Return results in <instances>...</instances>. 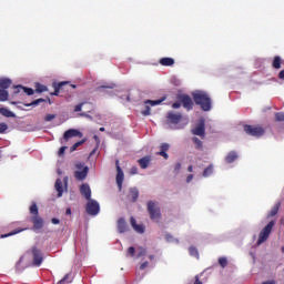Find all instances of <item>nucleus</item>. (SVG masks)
<instances>
[{"label":"nucleus","instance_id":"f257e3e1","mask_svg":"<svg viewBox=\"0 0 284 284\" xmlns=\"http://www.w3.org/2000/svg\"><path fill=\"white\" fill-rule=\"evenodd\" d=\"M192 97L195 105H200L203 112H210L212 110V98L206 92L197 91L192 93Z\"/></svg>","mask_w":284,"mask_h":284},{"label":"nucleus","instance_id":"f03ea898","mask_svg":"<svg viewBox=\"0 0 284 284\" xmlns=\"http://www.w3.org/2000/svg\"><path fill=\"white\" fill-rule=\"evenodd\" d=\"M29 212L31 214L29 221L33 225V232H39V230H43V225H45V222L43 221V217L39 215V206L37 205V202H32L31 206L29 207Z\"/></svg>","mask_w":284,"mask_h":284},{"label":"nucleus","instance_id":"7ed1b4c3","mask_svg":"<svg viewBox=\"0 0 284 284\" xmlns=\"http://www.w3.org/2000/svg\"><path fill=\"white\" fill-rule=\"evenodd\" d=\"M146 210L149 212L151 221H153L154 223H159V221H161V207H159V203L154 201H149Z\"/></svg>","mask_w":284,"mask_h":284},{"label":"nucleus","instance_id":"20e7f679","mask_svg":"<svg viewBox=\"0 0 284 284\" xmlns=\"http://www.w3.org/2000/svg\"><path fill=\"white\" fill-rule=\"evenodd\" d=\"M274 225H276V222L271 221L264 226V229L258 234L257 245H263V243L270 239V234H272Z\"/></svg>","mask_w":284,"mask_h":284},{"label":"nucleus","instance_id":"39448f33","mask_svg":"<svg viewBox=\"0 0 284 284\" xmlns=\"http://www.w3.org/2000/svg\"><path fill=\"white\" fill-rule=\"evenodd\" d=\"M244 132L248 134V136H255L256 139H261L263 134H265V129L261 125H244Z\"/></svg>","mask_w":284,"mask_h":284},{"label":"nucleus","instance_id":"423d86ee","mask_svg":"<svg viewBox=\"0 0 284 284\" xmlns=\"http://www.w3.org/2000/svg\"><path fill=\"white\" fill-rule=\"evenodd\" d=\"M75 168L78 171L74 172V178L77 181H85L88 179V172H90V168L85 166L83 162H77Z\"/></svg>","mask_w":284,"mask_h":284},{"label":"nucleus","instance_id":"0eeeda50","mask_svg":"<svg viewBox=\"0 0 284 284\" xmlns=\"http://www.w3.org/2000/svg\"><path fill=\"white\" fill-rule=\"evenodd\" d=\"M52 88H53V92L51 93L53 97H59V92L63 91V90H74L77 89V85L74 84H70V82H53L52 83Z\"/></svg>","mask_w":284,"mask_h":284},{"label":"nucleus","instance_id":"6e6552de","mask_svg":"<svg viewBox=\"0 0 284 284\" xmlns=\"http://www.w3.org/2000/svg\"><path fill=\"white\" fill-rule=\"evenodd\" d=\"M31 254H32V265L34 267H41V264L43 263V253L41 250L37 246H32L31 248Z\"/></svg>","mask_w":284,"mask_h":284},{"label":"nucleus","instance_id":"1a4fd4ad","mask_svg":"<svg viewBox=\"0 0 284 284\" xmlns=\"http://www.w3.org/2000/svg\"><path fill=\"white\" fill-rule=\"evenodd\" d=\"M99 212H101V206L99 205V202H97V200H88L87 214H90V216H97Z\"/></svg>","mask_w":284,"mask_h":284},{"label":"nucleus","instance_id":"9d476101","mask_svg":"<svg viewBox=\"0 0 284 284\" xmlns=\"http://www.w3.org/2000/svg\"><path fill=\"white\" fill-rule=\"evenodd\" d=\"M178 101L182 103L183 108L187 111L193 110L194 108V102L192 101V98L187 94H179L178 95Z\"/></svg>","mask_w":284,"mask_h":284},{"label":"nucleus","instance_id":"9b49d317","mask_svg":"<svg viewBox=\"0 0 284 284\" xmlns=\"http://www.w3.org/2000/svg\"><path fill=\"white\" fill-rule=\"evenodd\" d=\"M192 134L195 136H201V139H205V120L202 119L199 121L196 126L192 129Z\"/></svg>","mask_w":284,"mask_h":284},{"label":"nucleus","instance_id":"f8f14e48","mask_svg":"<svg viewBox=\"0 0 284 284\" xmlns=\"http://www.w3.org/2000/svg\"><path fill=\"white\" fill-rule=\"evenodd\" d=\"M80 194L84 196L87 201L92 200V190L90 189L89 184H82L80 186Z\"/></svg>","mask_w":284,"mask_h":284},{"label":"nucleus","instance_id":"ddd939ff","mask_svg":"<svg viewBox=\"0 0 284 284\" xmlns=\"http://www.w3.org/2000/svg\"><path fill=\"white\" fill-rule=\"evenodd\" d=\"M166 119L170 123H172L173 125H176L181 123V119H183V115L181 113L170 112L168 113Z\"/></svg>","mask_w":284,"mask_h":284},{"label":"nucleus","instance_id":"4468645a","mask_svg":"<svg viewBox=\"0 0 284 284\" xmlns=\"http://www.w3.org/2000/svg\"><path fill=\"white\" fill-rule=\"evenodd\" d=\"M20 92H24L28 97H32V94H34V90L31 88H26L23 85L13 87V94H19Z\"/></svg>","mask_w":284,"mask_h":284},{"label":"nucleus","instance_id":"2eb2a0df","mask_svg":"<svg viewBox=\"0 0 284 284\" xmlns=\"http://www.w3.org/2000/svg\"><path fill=\"white\" fill-rule=\"evenodd\" d=\"M74 136H82V133L77 129H69L64 132L63 140L69 141V139H74Z\"/></svg>","mask_w":284,"mask_h":284},{"label":"nucleus","instance_id":"dca6fc26","mask_svg":"<svg viewBox=\"0 0 284 284\" xmlns=\"http://www.w3.org/2000/svg\"><path fill=\"white\" fill-rule=\"evenodd\" d=\"M115 165H116V172H118L116 173V183H118V186L121 189L123 185L124 174H123V170L119 165V160L115 161Z\"/></svg>","mask_w":284,"mask_h":284},{"label":"nucleus","instance_id":"f3484780","mask_svg":"<svg viewBox=\"0 0 284 284\" xmlns=\"http://www.w3.org/2000/svg\"><path fill=\"white\" fill-rule=\"evenodd\" d=\"M130 223L131 227H133L138 234H143L145 232V226L143 224H136V220L134 217L130 219Z\"/></svg>","mask_w":284,"mask_h":284},{"label":"nucleus","instance_id":"a211bd4d","mask_svg":"<svg viewBox=\"0 0 284 284\" xmlns=\"http://www.w3.org/2000/svg\"><path fill=\"white\" fill-rule=\"evenodd\" d=\"M129 192H130L128 195L129 201H131V203H136V201L139 200V189L131 187Z\"/></svg>","mask_w":284,"mask_h":284},{"label":"nucleus","instance_id":"6ab92c4d","mask_svg":"<svg viewBox=\"0 0 284 284\" xmlns=\"http://www.w3.org/2000/svg\"><path fill=\"white\" fill-rule=\"evenodd\" d=\"M160 65H163L164 68H172L174 65L175 61L174 58H161L159 60Z\"/></svg>","mask_w":284,"mask_h":284},{"label":"nucleus","instance_id":"aec40b11","mask_svg":"<svg viewBox=\"0 0 284 284\" xmlns=\"http://www.w3.org/2000/svg\"><path fill=\"white\" fill-rule=\"evenodd\" d=\"M118 232H120V234L128 232V223H125V219L123 217L118 220Z\"/></svg>","mask_w":284,"mask_h":284},{"label":"nucleus","instance_id":"412c9836","mask_svg":"<svg viewBox=\"0 0 284 284\" xmlns=\"http://www.w3.org/2000/svg\"><path fill=\"white\" fill-rule=\"evenodd\" d=\"M236 159H239V153L236 151H231L225 156V162L229 164L234 163V161H236Z\"/></svg>","mask_w":284,"mask_h":284},{"label":"nucleus","instance_id":"4be33fe9","mask_svg":"<svg viewBox=\"0 0 284 284\" xmlns=\"http://www.w3.org/2000/svg\"><path fill=\"white\" fill-rule=\"evenodd\" d=\"M151 161H152V159L150 156H144V158L140 159L138 161V163L142 170H146V168L150 165Z\"/></svg>","mask_w":284,"mask_h":284},{"label":"nucleus","instance_id":"5701e85b","mask_svg":"<svg viewBox=\"0 0 284 284\" xmlns=\"http://www.w3.org/2000/svg\"><path fill=\"white\" fill-rule=\"evenodd\" d=\"M278 210H281V202H276L270 213L267 214V219H273V216H276L278 214Z\"/></svg>","mask_w":284,"mask_h":284},{"label":"nucleus","instance_id":"b1692460","mask_svg":"<svg viewBox=\"0 0 284 284\" xmlns=\"http://www.w3.org/2000/svg\"><path fill=\"white\" fill-rule=\"evenodd\" d=\"M54 187L58 192V197L61 199V196H63V182L61 181V179H58L55 181Z\"/></svg>","mask_w":284,"mask_h":284},{"label":"nucleus","instance_id":"393cba45","mask_svg":"<svg viewBox=\"0 0 284 284\" xmlns=\"http://www.w3.org/2000/svg\"><path fill=\"white\" fill-rule=\"evenodd\" d=\"M282 63H283V59H281L280 55H275L273 58L272 68H274V70H281Z\"/></svg>","mask_w":284,"mask_h":284},{"label":"nucleus","instance_id":"a878e982","mask_svg":"<svg viewBox=\"0 0 284 284\" xmlns=\"http://www.w3.org/2000/svg\"><path fill=\"white\" fill-rule=\"evenodd\" d=\"M12 85V80L10 79H0V89L8 90Z\"/></svg>","mask_w":284,"mask_h":284},{"label":"nucleus","instance_id":"bb28decb","mask_svg":"<svg viewBox=\"0 0 284 284\" xmlns=\"http://www.w3.org/2000/svg\"><path fill=\"white\" fill-rule=\"evenodd\" d=\"M28 229H17L8 234H2L0 239H8V236H14V234H20V232H26Z\"/></svg>","mask_w":284,"mask_h":284},{"label":"nucleus","instance_id":"cd10ccee","mask_svg":"<svg viewBox=\"0 0 284 284\" xmlns=\"http://www.w3.org/2000/svg\"><path fill=\"white\" fill-rule=\"evenodd\" d=\"M28 229H17L8 234H2L0 239H8V236H14V234H20V232H26Z\"/></svg>","mask_w":284,"mask_h":284},{"label":"nucleus","instance_id":"c85d7f7f","mask_svg":"<svg viewBox=\"0 0 284 284\" xmlns=\"http://www.w3.org/2000/svg\"><path fill=\"white\" fill-rule=\"evenodd\" d=\"M0 114H2V116H7L8 119L14 116V113L7 108H1Z\"/></svg>","mask_w":284,"mask_h":284},{"label":"nucleus","instance_id":"c756f323","mask_svg":"<svg viewBox=\"0 0 284 284\" xmlns=\"http://www.w3.org/2000/svg\"><path fill=\"white\" fill-rule=\"evenodd\" d=\"M213 173H214V165L210 164L206 169H204L203 176L204 178L212 176Z\"/></svg>","mask_w":284,"mask_h":284},{"label":"nucleus","instance_id":"7c9ffc66","mask_svg":"<svg viewBox=\"0 0 284 284\" xmlns=\"http://www.w3.org/2000/svg\"><path fill=\"white\" fill-rule=\"evenodd\" d=\"M36 92L38 94H41L43 92H48V87L41 84V83H36Z\"/></svg>","mask_w":284,"mask_h":284},{"label":"nucleus","instance_id":"2f4dec72","mask_svg":"<svg viewBox=\"0 0 284 284\" xmlns=\"http://www.w3.org/2000/svg\"><path fill=\"white\" fill-rule=\"evenodd\" d=\"M193 143L195 144L196 150H203V141H201L199 138L194 136L192 138Z\"/></svg>","mask_w":284,"mask_h":284},{"label":"nucleus","instance_id":"473e14b6","mask_svg":"<svg viewBox=\"0 0 284 284\" xmlns=\"http://www.w3.org/2000/svg\"><path fill=\"white\" fill-rule=\"evenodd\" d=\"M163 101H165V98L161 99V100H146L145 104L148 105H161V103H163Z\"/></svg>","mask_w":284,"mask_h":284},{"label":"nucleus","instance_id":"72a5a7b5","mask_svg":"<svg viewBox=\"0 0 284 284\" xmlns=\"http://www.w3.org/2000/svg\"><path fill=\"white\" fill-rule=\"evenodd\" d=\"M9 93L6 89H0V101H8Z\"/></svg>","mask_w":284,"mask_h":284},{"label":"nucleus","instance_id":"f704fd0d","mask_svg":"<svg viewBox=\"0 0 284 284\" xmlns=\"http://www.w3.org/2000/svg\"><path fill=\"white\" fill-rule=\"evenodd\" d=\"M275 121H276L277 123L283 122V121H284V113H283V112H276V113H275Z\"/></svg>","mask_w":284,"mask_h":284},{"label":"nucleus","instance_id":"c9c22d12","mask_svg":"<svg viewBox=\"0 0 284 284\" xmlns=\"http://www.w3.org/2000/svg\"><path fill=\"white\" fill-rule=\"evenodd\" d=\"M83 143H85V140H81L75 142L72 146H71V152L77 151L78 148H80V145H83Z\"/></svg>","mask_w":284,"mask_h":284},{"label":"nucleus","instance_id":"e433bc0d","mask_svg":"<svg viewBox=\"0 0 284 284\" xmlns=\"http://www.w3.org/2000/svg\"><path fill=\"white\" fill-rule=\"evenodd\" d=\"M189 252H190V255H191V256H195L196 258H199V250H196V247L191 246V247L189 248Z\"/></svg>","mask_w":284,"mask_h":284},{"label":"nucleus","instance_id":"4c0bfd02","mask_svg":"<svg viewBox=\"0 0 284 284\" xmlns=\"http://www.w3.org/2000/svg\"><path fill=\"white\" fill-rule=\"evenodd\" d=\"M145 254H148V251L143 246H140L139 253H138V258H141V256H145Z\"/></svg>","mask_w":284,"mask_h":284},{"label":"nucleus","instance_id":"58836bf2","mask_svg":"<svg viewBox=\"0 0 284 284\" xmlns=\"http://www.w3.org/2000/svg\"><path fill=\"white\" fill-rule=\"evenodd\" d=\"M219 264L221 267H227V258L226 257H220L219 258Z\"/></svg>","mask_w":284,"mask_h":284},{"label":"nucleus","instance_id":"ea45409f","mask_svg":"<svg viewBox=\"0 0 284 284\" xmlns=\"http://www.w3.org/2000/svg\"><path fill=\"white\" fill-rule=\"evenodd\" d=\"M54 119H57V114H47V115L44 116V121H45L47 123H49V121H54Z\"/></svg>","mask_w":284,"mask_h":284},{"label":"nucleus","instance_id":"a19ab883","mask_svg":"<svg viewBox=\"0 0 284 284\" xmlns=\"http://www.w3.org/2000/svg\"><path fill=\"white\" fill-rule=\"evenodd\" d=\"M168 150H170V144L168 143H162L160 145V152H168Z\"/></svg>","mask_w":284,"mask_h":284},{"label":"nucleus","instance_id":"79ce46f5","mask_svg":"<svg viewBox=\"0 0 284 284\" xmlns=\"http://www.w3.org/2000/svg\"><path fill=\"white\" fill-rule=\"evenodd\" d=\"M134 254H136V248H134V246H131L128 248V256L133 257Z\"/></svg>","mask_w":284,"mask_h":284},{"label":"nucleus","instance_id":"37998d69","mask_svg":"<svg viewBox=\"0 0 284 284\" xmlns=\"http://www.w3.org/2000/svg\"><path fill=\"white\" fill-rule=\"evenodd\" d=\"M43 101H45V100L40 98L38 100H34L32 103L26 104V105H27V108H30V105H39V103H43Z\"/></svg>","mask_w":284,"mask_h":284},{"label":"nucleus","instance_id":"c03bdc74","mask_svg":"<svg viewBox=\"0 0 284 284\" xmlns=\"http://www.w3.org/2000/svg\"><path fill=\"white\" fill-rule=\"evenodd\" d=\"M83 105H85V102H82L74 106V112H81L83 110Z\"/></svg>","mask_w":284,"mask_h":284},{"label":"nucleus","instance_id":"a18cd8bd","mask_svg":"<svg viewBox=\"0 0 284 284\" xmlns=\"http://www.w3.org/2000/svg\"><path fill=\"white\" fill-rule=\"evenodd\" d=\"M8 130V124L6 123H0V134H3Z\"/></svg>","mask_w":284,"mask_h":284},{"label":"nucleus","instance_id":"49530a36","mask_svg":"<svg viewBox=\"0 0 284 284\" xmlns=\"http://www.w3.org/2000/svg\"><path fill=\"white\" fill-rule=\"evenodd\" d=\"M156 154H159L160 156H163V159L165 160L170 159V156L168 155V151H160Z\"/></svg>","mask_w":284,"mask_h":284},{"label":"nucleus","instance_id":"de8ad7c7","mask_svg":"<svg viewBox=\"0 0 284 284\" xmlns=\"http://www.w3.org/2000/svg\"><path fill=\"white\" fill-rule=\"evenodd\" d=\"M142 114H143V116H150L151 112H150V106L149 105L145 106V110L142 111Z\"/></svg>","mask_w":284,"mask_h":284},{"label":"nucleus","instance_id":"09e8293b","mask_svg":"<svg viewBox=\"0 0 284 284\" xmlns=\"http://www.w3.org/2000/svg\"><path fill=\"white\" fill-rule=\"evenodd\" d=\"M65 150H68V146H61L58 152L59 156H63V154H65Z\"/></svg>","mask_w":284,"mask_h":284},{"label":"nucleus","instance_id":"8fccbe9b","mask_svg":"<svg viewBox=\"0 0 284 284\" xmlns=\"http://www.w3.org/2000/svg\"><path fill=\"white\" fill-rule=\"evenodd\" d=\"M181 170V163H176L175 166H174V172L175 174H179V171Z\"/></svg>","mask_w":284,"mask_h":284},{"label":"nucleus","instance_id":"3c124183","mask_svg":"<svg viewBox=\"0 0 284 284\" xmlns=\"http://www.w3.org/2000/svg\"><path fill=\"white\" fill-rule=\"evenodd\" d=\"M130 174H139V169L136 166L131 168Z\"/></svg>","mask_w":284,"mask_h":284},{"label":"nucleus","instance_id":"603ef678","mask_svg":"<svg viewBox=\"0 0 284 284\" xmlns=\"http://www.w3.org/2000/svg\"><path fill=\"white\" fill-rule=\"evenodd\" d=\"M51 223L53 225H59V223H61V221L59 219H57V217H53V219H51Z\"/></svg>","mask_w":284,"mask_h":284},{"label":"nucleus","instance_id":"864d4df0","mask_svg":"<svg viewBox=\"0 0 284 284\" xmlns=\"http://www.w3.org/2000/svg\"><path fill=\"white\" fill-rule=\"evenodd\" d=\"M148 265H150L149 262H143V263L140 265V270H145V267H148Z\"/></svg>","mask_w":284,"mask_h":284},{"label":"nucleus","instance_id":"5fc2aeb1","mask_svg":"<svg viewBox=\"0 0 284 284\" xmlns=\"http://www.w3.org/2000/svg\"><path fill=\"white\" fill-rule=\"evenodd\" d=\"M172 108H173L174 110H179V108H181L180 102H174V103L172 104Z\"/></svg>","mask_w":284,"mask_h":284},{"label":"nucleus","instance_id":"6e6d98bb","mask_svg":"<svg viewBox=\"0 0 284 284\" xmlns=\"http://www.w3.org/2000/svg\"><path fill=\"white\" fill-rule=\"evenodd\" d=\"M101 88L112 90V89L116 88V85L115 84L102 85Z\"/></svg>","mask_w":284,"mask_h":284},{"label":"nucleus","instance_id":"4d7b16f0","mask_svg":"<svg viewBox=\"0 0 284 284\" xmlns=\"http://www.w3.org/2000/svg\"><path fill=\"white\" fill-rule=\"evenodd\" d=\"M70 278V274H65L62 280H60L59 284H62L64 281H68Z\"/></svg>","mask_w":284,"mask_h":284},{"label":"nucleus","instance_id":"13d9d810","mask_svg":"<svg viewBox=\"0 0 284 284\" xmlns=\"http://www.w3.org/2000/svg\"><path fill=\"white\" fill-rule=\"evenodd\" d=\"M79 116H84L85 119H92V116H90V114L85 112L80 113Z\"/></svg>","mask_w":284,"mask_h":284},{"label":"nucleus","instance_id":"bf43d9fd","mask_svg":"<svg viewBox=\"0 0 284 284\" xmlns=\"http://www.w3.org/2000/svg\"><path fill=\"white\" fill-rule=\"evenodd\" d=\"M194 179L193 174L187 175L186 183H191V181Z\"/></svg>","mask_w":284,"mask_h":284},{"label":"nucleus","instance_id":"052dcab7","mask_svg":"<svg viewBox=\"0 0 284 284\" xmlns=\"http://www.w3.org/2000/svg\"><path fill=\"white\" fill-rule=\"evenodd\" d=\"M278 79H282V80L284 79V70L280 71Z\"/></svg>","mask_w":284,"mask_h":284},{"label":"nucleus","instance_id":"680f3d73","mask_svg":"<svg viewBox=\"0 0 284 284\" xmlns=\"http://www.w3.org/2000/svg\"><path fill=\"white\" fill-rule=\"evenodd\" d=\"M194 284H203V282L201 280H199V276H196Z\"/></svg>","mask_w":284,"mask_h":284},{"label":"nucleus","instance_id":"e2e57ef3","mask_svg":"<svg viewBox=\"0 0 284 284\" xmlns=\"http://www.w3.org/2000/svg\"><path fill=\"white\" fill-rule=\"evenodd\" d=\"M65 214H67V216H70V214H72V210L71 209H67Z\"/></svg>","mask_w":284,"mask_h":284},{"label":"nucleus","instance_id":"0e129e2a","mask_svg":"<svg viewBox=\"0 0 284 284\" xmlns=\"http://www.w3.org/2000/svg\"><path fill=\"white\" fill-rule=\"evenodd\" d=\"M193 170H194V168H193L192 165H190V166L187 168V172H193Z\"/></svg>","mask_w":284,"mask_h":284},{"label":"nucleus","instance_id":"69168bd1","mask_svg":"<svg viewBox=\"0 0 284 284\" xmlns=\"http://www.w3.org/2000/svg\"><path fill=\"white\" fill-rule=\"evenodd\" d=\"M166 241H171V239H172V235H170V234H166Z\"/></svg>","mask_w":284,"mask_h":284},{"label":"nucleus","instance_id":"338daca9","mask_svg":"<svg viewBox=\"0 0 284 284\" xmlns=\"http://www.w3.org/2000/svg\"><path fill=\"white\" fill-rule=\"evenodd\" d=\"M150 261H154V255L149 256Z\"/></svg>","mask_w":284,"mask_h":284},{"label":"nucleus","instance_id":"774afa93","mask_svg":"<svg viewBox=\"0 0 284 284\" xmlns=\"http://www.w3.org/2000/svg\"><path fill=\"white\" fill-rule=\"evenodd\" d=\"M282 254H284V246L281 247Z\"/></svg>","mask_w":284,"mask_h":284}]
</instances>
